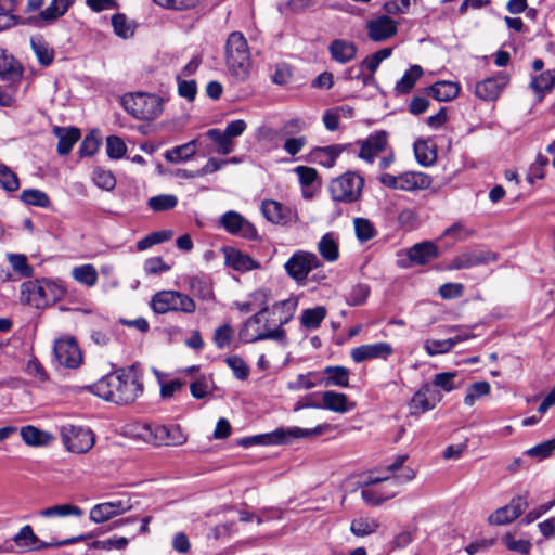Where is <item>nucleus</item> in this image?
Wrapping results in <instances>:
<instances>
[{
    "label": "nucleus",
    "instance_id": "1",
    "mask_svg": "<svg viewBox=\"0 0 555 555\" xmlns=\"http://www.w3.org/2000/svg\"><path fill=\"white\" fill-rule=\"evenodd\" d=\"M92 391L106 401L129 404L142 395V378L135 365H131L102 377L93 384Z\"/></svg>",
    "mask_w": 555,
    "mask_h": 555
},
{
    "label": "nucleus",
    "instance_id": "2",
    "mask_svg": "<svg viewBox=\"0 0 555 555\" xmlns=\"http://www.w3.org/2000/svg\"><path fill=\"white\" fill-rule=\"evenodd\" d=\"M225 64L230 75L237 81H245L250 74V52L242 33L233 31L225 44Z\"/></svg>",
    "mask_w": 555,
    "mask_h": 555
},
{
    "label": "nucleus",
    "instance_id": "3",
    "mask_svg": "<svg viewBox=\"0 0 555 555\" xmlns=\"http://www.w3.org/2000/svg\"><path fill=\"white\" fill-rule=\"evenodd\" d=\"M269 311L268 306H263L257 313L251 315L240 330L238 336L243 343H256L259 340L273 339L286 345L285 330L278 326L269 325L266 313Z\"/></svg>",
    "mask_w": 555,
    "mask_h": 555
},
{
    "label": "nucleus",
    "instance_id": "4",
    "mask_svg": "<svg viewBox=\"0 0 555 555\" xmlns=\"http://www.w3.org/2000/svg\"><path fill=\"white\" fill-rule=\"evenodd\" d=\"M322 433L320 427L312 429H305L300 427H280L275 430L267 434L256 435L251 437H245L240 441L243 447H250L256 444L261 446H278L288 444L296 439L310 438L318 436Z\"/></svg>",
    "mask_w": 555,
    "mask_h": 555
},
{
    "label": "nucleus",
    "instance_id": "5",
    "mask_svg": "<svg viewBox=\"0 0 555 555\" xmlns=\"http://www.w3.org/2000/svg\"><path fill=\"white\" fill-rule=\"evenodd\" d=\"M124 108L139 120H152L163 112L162 99L151 93H130L121 99Z\"/></svg>",
    "mask_w": 555,
    "mask_h": 555
},
{
    "label": "nucleus",
    "instance_id": "6",
    "mask_svg": "<svg viewBox=\"0 0 555 555\" xmlns=\"http://www.w3.org/2000/svg\"><path fill=\"white\" fill-rule=\"evenodd\" d=\"M151 305L154 312L158 314L170 311L190 314L196 310V304L189 295L176 291L157 292Z\"/></svg>",
    "mask_w": 555,
    "mask_h": 555
},
{
    "label": "nucleus",
    "instance_id": "7",
    "mask_svg": "<svg viewBox=\"0 0 555 555\" xmlns=\"http://www.w3.org/2000/svg\"><path fill=\"white\" fill-rule=\"evenodd\" d=\"M60 435L64 447L72 453H87L95 442L93 431L89 427L81 425L63 424L60 427Z\"/></svg>",
    "mask_w": 555,
    "mask_h": 555
},
{
    "label": "nucleus",
    "instance_id": "8",
    "mask_svg": "<svg viewBox=\"0 0 555 555\" xmlns=\"http://www.w3.org/2000/svg\"><path fill=\"white\" fill-rule=\"evenodd\" d=\"M364 185V179L356 172L348 171L330 183V193L335 202H357Z\"/></svg>",
    "mask_w": 555,
    "mask_h": 555
},
{
    "label": "nucleus",
    "instance_id": "9",
    "mask_svg": "<svg viewBox=\"0 0 555 555\" xmlns=\"http://www.w3.org/2000/svg\"><path fill=\"white\" fill-rule=\"evenodd\" d=\"M322 267V261L311 251L297 250L285 262L284 269L289 278L304 284L309 273Z\"/></svg>",
    "mask_w": 555,
    "mask_h": 555
},
{
    "label": "nucleus",
    "instance_id": "10",
    "mask_svg": "<svg viewBox=\"0 0 555 555\" xmlns=\"http://www.w3.org/2000/svg\"><path fill=\"white\" fill-rule=\"evenodd\" d=\"M141 435L143 438L154 444L182 446L186 441V436L181 427L177 424L172 425H144Z\"/></svg>",
    "mask_w": 555,
    "mask_h": 555
},
{
    "label": "nucleus",
    "instance_id": "11",
    "mask_svg": "<svg viewBox=\"0 0 555 555\" xmlns=\"http://www.w3.org/2000/svg\"><path fill=\"white\" fill-rule=\"evenodd\" d=\"M218 225L228 233L244 240L256 241L259 238L255 225L244 218L240 212L229 210L218 219Z\"/></svg>",
    "mask_w": 555,
    "mask_h": 555
},
{
    "label": "nucleus",
    "instance_id": "12",
    "mask_svg": "<svg viewBox=\"0 0 555 555\" xmlns=\"http://www.w3.org/2000/svg\"><path fill=\"white\" fill-rule=\"evenodd\" d=\"M439 256L438 246L430 242L425 241L414 244L406 251L404 257L399 258L397 263L400 268L408 269L412 264L424 266L435 260Z\"/></svg>",
    "mask_w": 555,
    "mask_h": 555
},
{
    "label": "nucleus",
    "instance_id": "13",
    "mask_svg": "<svg viewBox=\"0 0 555 555\" xmlns=\"http://www.w3.org/2000/svg\"><path fill=\"white\" fill-rule=\"evenodd\" d=\"M498 259V254L489 249L467 250L453 258L447 268L448 270L470 269L490 262H495Z\"/></svg>",
    "mask_w": 555,
    "mask_h": 555
},
{
    "label": "nucleus",
    "instance_id": "14",
    "mask_svg": "<svg viewBox=\"0 0 555 555\" xmlns=\"http://www.w3.org/2000/svg\"><path fill=\"white\" fill-rule=\"evenodd\" d=\"M54 354L57 362L67 369H78L82 363V353L73 337H65L55 340Z\"/></svg>",
    "mask_w": 555,
    "mask_h": 555
},
{
    "label": "nucleus",
    "instance_id": "15",
    "mask_svg": "<svg viewBox=\"0 0 555 555\" xmlns=\"http://www.w3.org/2000/svg\"><path fill=\"white\" fill-rule=\"evenodd\" d=\"M388 481H390L389 475L369 476L367 481L361 489V496L364 502L370 505H379L386 500L393 498L396 494L393 491H389L386 487L379 486Z\"/></svg>",
    "mask_w": 555,
    "mask_h": 555
},
{
    "label": "nucleus",
    "instance_id": "16",
    "mask_svg": "<svg viewBox=\"0 0 555 555\" xmlns=\"http://www.w3.org/2000/svg\"><path fill=\"white\" fill-rule=\"evenodd\" d=\"M527 496L528 494L525 493L513 498L507 505L500 507L490 514L488 522L490 525L502 526L514 521L528 507Z\"/></svg>",
    "mask_w": 555,
    "mask_h": 555
},
{
    "label": "nucleus",
    "instance_id": "17",
    "mask_svg": "<svg viewBox=\"0 0 555 555\" xmlns=\"http://www.w3.org/2000/svg\"><path fill=\"white\" fill-rule=\"evenodd\" d=\"M261 212L273 224L287 225L298 221V215L295 209L273 199L262 202Z\"/></svg>",
    "mask_w": 555,
    "mask_h": 555
},
{
    "label": "nucleus",
    "instance_id": "18",
    "mask_svg": "<svg viewBox=\"0 0 555 555\" xmlns=\"http://www.w3.org/2000/svg\"><path fill=\"white\" fill-rule=\"evenodd\" d=\"M509 82V76L499 73L495 76L486 78L475 86V95L482 101H495Z\"/></svg>",
    "mask_w": 555,
    "mask_h": 555
},
{
    "label": "nucleus",
    "instance_id": "19",
    "mask_svg": "<svg viewBox=\"0 0 555 555\" xmlns=\"http://www.w3.org/2000/svg\"><path fill=\"white\" fill-rule=\"evenodd\" d=\"M366 30L372 41L382 42L397 34L398 23L388 15H380L367 21Z\"/></svg>",
    "mask_w": 555,
    "mask_h": 555
},
{
    "label": "nucleus",
    "instance_id": "20",
    "mask_svg": "<svg viewBox=\"0 0 555 555\" xmlns=\"http://www.w3.org/2000/svg\"><path fill=\"white\" fill-rule=\"evenodd\" d=\"M132 505L129 501L117 500L114 502H104L94 505L90 509V520L95 524H101L109 520L111 518L121 515L130 511Z\"/></svg>",
    "mask_w": 555,
    "mask_h": 555
},
{
    "label": "nucleus",
    "instance_id": "21",
    "mask_svg": "<svg viewBox=\"0 0 555 555\" xmlns=\"http://www.w3.org/2000/svg\"><path fill=\"white\" fill-rule=\"evenodd\" d=\"M393 352L390 344L380 341L376 344L361 345L351 350V358L356 363L366 360L382 359L387 360Z\"/></svg>",
    "mask_w": 555,
    "mask_h": 555
},
{
    "label": "nucleus",
    "instance_id": "22",
    "mask_svg": "<svg viewBox=\"0 0 555 555\" xmlns=\"http://www.w3.org/2000/svg\"><path fill=\"white\" fill-rule=\"evenodd\" d=\"M440 401L429 384H423L409 401V410L411 415H420L433 410Z\"/></svg>",
    "mask_w": 555,
    "mask_h": 555
},
{
    "label": "nucleus",
    "instance_id": "23",
    "mask_svg": "<svg viewBox=\"0 0 555 555\" xmlns=\"http://www.w3.org/2000/svg\"><path fill=\"white\" fill-rule=\"evenodd\" d=\"M387 144V132H375L360 143L359 157L367 163H373L375 157L386 150Z\"/></svg>",
    "mask_w": 555,
    "mask_h": 555
},
{
    "label": "nucleus",
    "instance_id": "24",
    "mask_svg": "<svg viewBox=\"0 0 555 555\" xmlns=\"http://www.w3.org/2000/svg\"><path fill=\"white\" fill-rule=\"evenodd\" d=\"M21 301L37 309L48 306L41 281H26L21 285Z\"/></svg>",
    "mask_w": 555,
    "mask_h": 555
},
{
    "label": "nucleus",
    "instance_id": "25",
    "mask_svg": "<svg viewBox=\"0 0 555 555\" xmlns=\"http://www.w3.org/2000/svg\"><path fill=\"white\" fill-rule=\"evenodd\" d=\"M406 460L408 455L405 454L397 455L392 463L387 465L382 474L389 475V482L393 483L395 486L412 481L415 478V472L411 467L403 466Z\"/></svg>",
    "mask_w": 555,
    "mask_h": 555
},
{
    "label": "nucleus",
    "instance_id": "26",
    "mask_svg": "<svg viewBox=\"0 0 555 555\" xmlns=\"http://www.w3.org/2000/svg\"><path fill=\"white\" fill-rule=\"evenodd\" d=\"M529 88L533 91L537 102H542L545 95L555 89V67L532 75Z\"/></svg>",
    "mask_w": 555,
    "mask_h": 555
},
{
    "label": "nucleus",
    "instance_id": "27",
    "mask_svg": "<svg viewBox=\"0 0 555 555\" xmlns=\"http://www.w3.org/2000/svg\"><path fill=\"white\" fill-rule=\"evenodd\" d=\"M328 53L336 63L347 64L356 59L358 47L346 39H334L328 44Z\"/></svg>",
    "mask_w": 555,
    "mask_h": 555
},
{
    "label": "nucleus",
    "instance_id": "28",
    "mask_svg": "<svg viewBox=\"0 0 555 555\" xmlns=\"http://www.w3.org/2000/svg\"><path fill=\"white\" fill-rule=\"evenodd\" d=\"M430 176L418 171H406L400 173V191L414 192L426 190L431 185Z\"/></svg>",
    "mask_w": 555,
    "mask_h": 555
},
{
    "label": "nucleus",
    "instance_id": "29",
    "mask_svg": "<svg viewBox=\"0 0 555 555\" xmlns=\"http://www.w3.org/2000/svg\"><path fill=\"white\" fill-rule=\"evenodd\" d=\"M345 146L333 144L324 147H315L310 152L311 160L320 166L332 168L338 156L344 152Z\"/></svg>",
    "mask_w": 555,
    "mask_h": 555
},
{
    "label": "nucleus",
    "instance_id": "30",
    "mask_svg": "<svg viewBox=\"0 0 555 555\" xmlns=\"http://www.w3.org/2000/svg\"><path fill=\"white\" fill-rule=\"evenodd\" d=\"M322 408L335 413H346L356 406L354 402H349L345 393L332 390L322 393Z\"/></svg>",
    "mask_w": 555,
    "mask_h": 555
},
{
    "label": "nucleus",
    "instance_id": "31",
    "mask_svg": "<svg viewBox=\"0 0 555 555\" xmlns=\"http://www.w3.org/2000/svg\"><path fill=\"white\" fill-rule=\"evenodd\" d=\"M225 263L233 270L241 272L250 271L259 267L258 262L251 257L235 248L225 250Z\"/></svg>",
    "mask_w": 555,
    "mask_h": 555
},
{
    "label": "nucleus",
    "instance_id": "32",
    "mask_svg": "<svg viewBox=\"0 0 555 555\" xmlns=\"http://www.w3.org/2000/svg\"><path fill=\"white\" fill-rule=\"evenodd\" d=\"M318 251L323 260L335 262L339 258L338 236L333 232L325 233L318 242Z\"/></svg>",
    "mask_w": 555,
    "mask_h": 555
},
{
    "label": "nucleus",
    "instance_id": "33",
    "mask_svg": "<svg viewBox=\"0 0 555 555\" xmlns=\"http://www.w3.org/2000/svg\"><path fill=\"white\" fill-rule=\"evenodd\" d=\"M20 434L23 441L30 447L49 446L54 440V437L50 433L31 425L23 426Z\"/></svg>",
    "mask_w": 555,
    "mask_h": 555
},
{
    "label": "nucleus",
    "instance_id": "34",
    "mask_svg": "<svg viewBox=\"0 0 555 555\" xmlns=\"http://www.w3.org/2000/svg\"><path fill=\"white\" fill-rule=\"evenodd\" d=\"M323 374L325 375L323 384L326 387L337 386L347 388L349 386L350 371L345 366H326L323 370Z\"/></svg>",
    "mask_w": 555,
    "mask_h": 555
},
{
    "label": "nucleus",
    "instance_id": "35",
    "mask_svg": "<svg viewBox=\"0 0 555 555\" xmlns=\"http://www.w3.org/2000/svg\"><path fill=\"white\" fill-rule=\"evenodd\" d=\"M54 133L59 138L57 153L60 155H67L70 153L73 146L80 138V131L77 128H54Z\"/></svg>",
    "mask_w": 555,
    "mask_h": 555
},
{
    "label": "nucleus",
    "instance_id": "36",
    "mask_svg": "<svg viewBox=\"0 0 555 555\" xmlns=\"http://www.w3.org/2000/svg\"><path fill=\"white\" fill-rule=\"evenodd\" d=\"M31 49L42 66H49L54 60V50L46 41L42 36H34L30 38Z\"/></svg>",
    "mask_w": 555,
    "mask_h": 555
},
{
    "label": "nucleus",
    "instance_id": "37",
    "mask_svg": "<svg viewBox=\"0 0 555 555\" xmlns=\"http://www.w3.org/2000/svg\"><path fill=\"white\" fill-rule=\"evenodd\" d=\"M414 155L422 166H431L437 159V152L434 144L424 139H418L413 145Z\"/></svg>",
    "mask_w": 555,
    "mask_h": 555
},
{
    "label": "nucleus",
    "instance_id": "38",
    "mask_svg": "<svg viewBox=\"0 0 555 555\" xmlns=\"http://www.w3.org/2000/svg\"><path fill=\"white\" fill-rule=\"evenodd\" d=\"M72 276L77 283L87 287H93L99 280L95 267L90 263L74 267L72 269Z\"/></svg>",
    "mask_w": 555,
    "mask_h": 555
},
{
    "label": "nucleus",
    "instance_id": "39",
    "mask_svg": "<svg viewBox=\"0 0 555 555\" xmlns=\"http://www.w3.org/2000/svg\"><path fill=\"white\" fill-rule=\"evenodd\" d=\"M197 140H192L185 144L176 146L171 150L166 151L165 158L169 163H181L190 159L196 153Z\"/></svg>",
    "mask_w": 555,
    "mask_h": 555
},
{
    "label": "nucleus",
    "instance_id": "40",
    "mask_svg": "<svg viewBox=\"0 0 555 555\" xmlns=\"http://www.w3.org/2000/svg\"><path fill=\"white\" fill-rule=\"evenodd\" d=\"M423 69L420 65H412L401 77V79L396 85V92L398 94H406L409 93L416 81L422 77Z\"/></svg>",
    "mask_w": 555,
    "mask_h": 555
},
{
    "label": "nucleus",
    "instance_id": "41",
    "mask_svg": "<svg viewBox=\"0 0 555 555\" xmlns=\"http://www.w3.org/2000/svg\"><path fill=\"white\" fill-rule=\"evenodd\" d=\"M459 91V86L450 81H439L429 88L430 95L441 102L454 99Z\"/></svg>",
    "mask_w": 555,
    "mask_h": 555
},
{
    "label": "nucleus",
    "instance_id": "42",
    "mask_svg": "<svg viewBox=\"0 0 555 555\" xmlns=\"http://www.w3.org/2000/svg\"><path fill=\"white\" fill-rule=\"evenodd\" d=\"M326 317V309L323 306L306 309L300 317V323L308 330L318 328Z\"/></svg>",
    "mask_w": 555,
    "mask_h": 555
},
{
    "label": "nucleus",
    "instance_id": "43",
    "mask_svg": "<svg viewBox=\"0 0 555 555\" xmlns=\"http://www.w3.org/2000/svg\"><path fill=\"white\" fill-rule=\"evenodd\" d=\"M206 135L216 144V152L221 155H228L234 150V142L225 135L224 131L212 128L206 132Z\"/></svg>",
    "mask_w": 555,
    "mask_h": 555
},
{
    "label": "nucleus",
    "instance_id": "44",
    "mask_svg": "<svg viewBox=\"0 0 555 555\" xmlns=\"http://www.w3.org/2000/svg\"><path fill=\"white\" fill-rule=\"evenodd\" d=\"M379 527V524L374 518H357L351 521L350 531L359 538L367 537L374 533Z\"/></svg>",
    "mask_w": 555,
    "mask_h": 555
},
{
    "label": "nucleus",
    "instance_id": "45",
    "mask_svg": "<svg viewBox=\"0 0 555 555\" xmlns=\"http://www.w3.org/2000/svg\"><path fill=\"white\" fill-rule=\"evenodd\" d=\"M83 512L79 506L73 504H62L54 505L48 508H44L40 512L42 517H65V516H82Z\"/></svg>",
    "mask_w": 555,
    "mask_h": 555
},
{
    "label": "nucleus",
    "instance_id": "46",
    "mask_svg": "<svg viewBox=\"0 0 555 555\" xmlns=\"http://www.w3.org/2000/svg\"><path fill=\"white\" fill-rule=\"evenodd\" d=\"M298 299L295 297L287 298L273 305V312H281L283 315L280 317L278 326L282 327L286 324L294 315L297 308Z\"/></svg>",
    "mask_w": 555,
    "mask_h": 555
},
{
    "label": "nucleus",
    "instance_id": "47",
    "mask_svg": "<svg viewBox=\"0 0 555 555\" xmlns=\"http://www.w3.org/2000/svg\"><path fill=\"white\" fill-rule=\"evenodd\" d=\"M20 197L27 205L38 206L42 208L49 207L51 203L47 193L38 189L24 190L21 193Z\"/></svg>",
    "mask_w": 555,
    "mask_h": 555
},
{
    "label": "nucleus",
    "instance_id": "48",
    "mask_svg": "<svg viewBox=\"0 0 555 555\" xmlns=\"http://www.w3.org/2000/svg\"><path fill=\"white\" fill-rule=\"evenodd\" d=\"M178 205V197L172 194H160L149 199L147 206L153 211H166Z\"/></svg>",
    "mask_w": 555,
    "mask_h": 555
},
{
    "label": "nucleus",
    "instance_id": "49",
    "mask_svg": "<svg viewBox=\"0 0 555 555\" xmlns=\"http://www.w3.org/2000/svg\"><path fill=\"white\" fill-rule=\"evenodd\" d=\"M64 14L65 12L61 9L56 0H52L51 3L39 13L36 21L37 24L40 26L50 25L54 23L57 18L62 17Z\"/></svg>",
    "mask_w": 555,
    "mask_h": 555
},
{
    "label": "nucleus",
    "instance_id": "50",
    "mask_svg": "<svg viewBox=\"0 0 555 555\" xmlns=\"http://www.w3.org/2000/svg\"><path fill=\"white\" fill-rule=\"evenodd\" d=\"M48 305L62 299L66 293L65 286L60 281L41 280Z\"/></svg>",
    "mask_w": 555,
    "mask_h": 555
},
{
    "label": "nucleus",
    "instance_id": "51",
    "mask_svg": "<svg viewBox=\"0 0 555 555\" xmlns=\"http://www.w3.org/2000/svg\"><path fill=\"white\" fill-rule=\"evenodd\" d=\"M392 53L391 48H384L378 50L377 52L366 56L360 64V67H366L370 72V75H374V73L379 67L380 63L388 59Z\"/></svg>",
    "mask_w": 555,
    "mask_h": 555
},
{
    "label": "nucleus",
    "instance_id": "52",
    "mask_svg": "<svg viewBox=\"0 0 555 555\" xmlns=\"http://www.w3.org/2000/svg\"><path fill=\"white\" fill-rule=\"evenodd\" d=\"M94 184L105 191H112L116 185V178L112 171L103 168H95L92 172Z\"/></svg>",
    "mask_w": 555,
    "mask_h": 555
},
{
    "label": "nucleus",
    "instance_id": "53",
    "mask_svg": "<svg viewBox=\"0 0 555 555\" xmlns=\"http://www.w3.org/2000/svg\"><path fill=\"white\" fill-rule=\"evenodd\" d=\"M454 348V341L448 339H426L424 349L428 356L434 357L449 352Z\"/></svg>",
    "mask_w": 555,
    "mask_h": 555
},
{
    "label": "nucleus",
    "instance_id": "54",
    "mask_svg": "<svg viewBox=\"0 0 555 555\" xmlns=\"http://www.w3.org/2000/svg\"><path fill=\"white\" fill-rule=\"evenodd\" d=\"M353 224L356 236L360 242L370 241L376 235V230L369 219L356 218Z\"/></svg>",
    "mask_w": 555,
    "mask_h": 555
},
{
    "label": "nucleus",
    "instance_id": "55",
    "mask_svg": "<svg viewBox=\"0 0 555 555\" xmlns=\"http://www.w3.org/2000/svg\"><path fill=\"white\" fill-rule=\"evenodd\" d=\"M234 337V330L228 323L217 327L212 340L217 348L224 349L231 346Z\"/></svg>",
    "mask_w": 555,
    "mask_h": 555
},
{
    "label": "nucleus",
    "instance_id": "56",
    "mask_svg": "<svg viewBox=\"0 0 555 555\" xmlns=\"http://www.w3.org/2000/svg\"><path fill=\"white\" fill-rule=\"evenodd\" d=\"M490 392V384L488 382H477L469 386L464 397V403L472 406L477 399L487 396Z\"/></svg>",
    "mask_w": 555,
    "mask_h": 555
},
{
    "label": "nucleus",
    "instance_id": "57",
    "mask_svg": "<svg viewBox=\"0 0 555 555\" xmlns=\"http://www.w3.org/2000/svg\"><path fill=\"white\" fill-rule=\"evenodd\" d=\"M13 541L17 546H23L31 550L36 547V543L39 542V539L34 533L31 527L29 525H26L21 528L18 533L13 538Z\"/></svg>",
    "mask_w": 555,
    "mask_h": 555
},
{
    "label": "nucleus",
    "instance_id": "58",
    "mask_svg": "<svg viewBox=\"0 0 555 555\" xmlns=\"http://www.w3.org/2000/svg\"><path fill=\"white\" fill-rule=\"evenodd\" d=\"M0 184L1 186L13 192L20 188V181L17 176L3 163L0 162Z\"/></svg>",
    "mask_w": 555,
    "mask_h": 555
},
{
    "label": "nucleus",
    "instance_id": "59",
    "mask_svg": "<svg viewBox=\"0 0 555 555\" xmlns=\"http://www.w3.org/2000/svg\"><path fill=\"white\" fill-rule=\"evenodd\" d=\"M106 152L109 158L119 159L126 154L127 146L119 137L109 135L106 138Z\"/></svg>",
    "mask_w": 555,
    "mask_h": 555
},
{
    "label": "nucleus",
    "instance_id": "60",
    "mask_svg": "<svg viewBox=\"0 0 555 555\" xmlns=\"http://www.w3.org/2000/svg\"><path fill=\"white\" fill-rule=\"evenodd\" d=\"M225 363L232 370L237 379L245 380L249 376V367L238 356H231L225 359Z\"/></svg>",
    "mask_w": 555,
    "mask_h": 555
},
{
    "label": "nucleus",
    "instance_id": "61",
    "mask_svg": "<svg viewBox=\"0 0 555 555\" xmlns=\"http://www.w3.org/2000/svg\"><path fill=\"white\" fill-rule=\"evenodd\" d=\"M8 260L12 268L22 276L29 278L33 274V268L27 263V258L25 255L9 254Z\"/></svg>",
    "mask_w": 555,
    "mask_h": 555
},
{
    "label": "nucleus",
    "instance_id": "62",
    "mask_svg": "<svg viewBox=\"0 0 555 555\" xmlns=\"http://www.w3.org/2000/svg\"><path fill=\"white\" fill-rule=\"evenodd\" d=\"M503 542L509 551L519 554H528L531 550L530 541L524 539H515L511 533L504 535Z\"/></svg>",
    "mask_w": 555,
    "mask_h": 555
},
{
    "label": "nucleus",
    "instance_id": "63",
    "mask_svg": "<svg viewBox=\"0 0 555 555\" xmlns=\"http://www.w3.org/2000/svg\"><path fill=\"white\" fill-rule=\"evenodd\" d=\"M154 374L157 376L160 384V395L163 398H171L176 392L182 389L184 383L179 379H173L168 383L162 382V374L156 369H153Z\"/></svg>",
    "mask_w": 555,
    "mask_h": 555
},
{
    "label": "nucleus",
    "instance_id": "64",
    "mask_svg": "<svg viewBox=\"0 0 555 555\" xmlns=\"http://www.w3.org/2000/svg\"><path fill=\"white\" fill-rule=\"evenodd\" d=\"M555 450V438L544 441L527 451V454L532 457L545 459Z\"/></svg>",
    "mask_w": 555,
    "mask_h": 555
}]
</instances>
